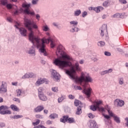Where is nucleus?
<instances>
[{
  "mask_svg": "<svg viewBox=\"0 0 128 128\" xmlns=\"http://www.w3.org/2000/svg\"><path fill=\"white\" fill-rule=\"evenodd\" d=\"M40 14H37L36 15V20H40Z\"/></svg>",
  "mask_w": 128,
  "mask_h": 128,
  "instance_id": "0e129e2a",
  "label": "nucleus"
},
{
  "mask_svg": "<svg viewBox=\"0 0 128 128\" xmlns=\"http://www.w3.org/2000/svg\"><path fill=\"white\" fill-rule=\"evenodd\" d=\"M82 112V108L79 107L77 108V111L76 112V114H78V116H80Z\"/></svg>",
  "mask_w": 128,
  "mask_h": 128,
  "instance_id": "473e14b6",
  "label": "nucleus"
},
{
  "mask_svg": "<svg viewBox=\"0 0 128 128\" xmlns=\"http://www.w3.org/2000/svg\"><path fill=\"white\" fill-rule=\"evenodd\" d=\"M16 28H18L19 30V32L21 34V36H26V30L24 28H18L16 25L15 26Z\"/></svg>",
  "mask_w": 128,
  "mask_h": 128,
  "instance_id": "9b49d317",
  "label": "nucleus"
},
{
  "mask_svg": "<svg viewBox=\"0 0 128 128\" xmlns=\"http://www.w3.org/2000/svg\"><path fill=\"white\" fill-rule=\"evenodd\" d=\"M6 20L9 22H12V18L8 17Z\"/></svg>",
  "mask_w": 128,
  "mask_h": 128,
  "instance_id": "5fc2aeb1",
  "label": "nucleus"
},
{
  "mask_svg": "<svg viewBox=\"0 0 128 128\" xmlns=\"http://www.w3.org/2000/svg\"><path fill=\"white\" fill-rule=\"evenodd\" d=\"M104 116L105 118H106V120H110V116L108 115L104 114Z\"/></svg>",
  "mask_w": 128,
  "mask_h": 128,
  "instance_id": "6e6d98bb",
  "label": "nucleus"
},
{
  "mask_svg": "<svg viewBox=\"0 0 128 128\" xmlns=\"http://www.w3.org/2000/svg\"><path fill=\"white\" fill-rule=\"evenodd\" d=\"M56 54L58 56H61L65 60H72V58L68 54H66V52L64 51V47H62V46L60 45L57 48V50L56 51Z\"/></svg>",
  "mask_w": 128,
  "mask_h": 128,
  "instance_id": "39448f33",
  "label": "nucleus"
},
{
  "mask_svg": "<svg viewBox=\"0 0 128 128\" xmlns=\"http://www.w3.org/2000/svg\"><path fill=\"white\" fill-rule=\"evenodd\" d=\"M38 96L41 100H43V102H46L48 100V98H46V96H44L43 94H40L38 95Z\"/></svg>",
  "mask_w": 128,
  "mask_h": 128,
  "instance_id": "aec40b11",
  "label": "nucleus"
},
{
  "mask_svg": "<svg viewBox=\"0 0 128 128\" xmlns=\"http://www.w3.org/2000/svg\"><path fill=\"white\" fill-rule=\"evenodd\" d=\"M108 113L110 116H112V118H114L116 116L115 114H114L112 111L110 110H108Z\"/></svg>",
  "mask_w": 128,
  "mask_h": 128,
  "instance_id": "4c0bfd02",
  "label": "nucleus"
},
{
  "mask_svg": "<svg viewBox=\"0 0 128 128\" xmlns=\"http://www.w3.org/2000/svg\"><path fill=\"white\" fill-rule=\"evenodd\" d=\"M92 89L90 88H84L82 90V92L86 95L88 98H90V95L92 94Z\"/></svg>",
  "mask_w": 128,
  "mask_h": 128,
  "instance_id": "1a4fd4ad",
  "label": "nucleus"
},
{
  "mask_svg": "<svg viewBox=\"0 0 128 128\" xmlns=\"http://www.w3.org/2000/svg\"><path fill=\"white\" fill-rule=\"evenodd\" d=\"M52 74L53 76V79L55 80V82H58L60 80V76L55 70H52Z\"/></svg>",
  "mask_w": 128,
  "mask_h": 128,
  "instance_id": "6e6552de",
  "label": "nucleus"
},
{
  "mask_svg": "<svg viewBox=\"0 0 128 128\" xmlns=\"http://www.w3.org/2000/svg\"><path fill=\"white\" fill-rule=\"evenodd\" d=\"M120 14H118V13H117V14H114V18H118V16H120Z\"/></svg>",
  "mask_w": 128,
  "mask_h": 128,
  "instance_id": "338daca9",
  "label": "nucleus"
},
{
  "mask_svg": "<svg viewBox=\"0 0 128 128\" xmlns=\"http://www.w3.org/2000/svg\"><path fill=\"white\" fill-rule=\"evenodd\" d=\"M6 8H8V10H12V6L10 4H6Z\"/></svg>",
  "mask_w": 128,
  "mask_h": 128,
  "instance_id": "09e8293b",
  "label": "nucleus"
},
{
  "mask_svg": "<svg viewBox=\"0 0 128 128\" xmlns=\"http://www.w3.org/2000/svg\"><path fill=\"white\" fill-rule=\"evenodd\" d=\"M44 82V79L40 78L39 80L36 81V84H42Z\"/></svg>",
  "mask_w": 128,
  "mask_h": 128,
  "instance_id": "72a5a7b5",
  "label": "nucleus"
},
{
  "mask_svg": "<svg viewBox=\"0 0 128 128\" xmlns=\"http://www.w3.org/2000/svg\"><path fill=\"white\" fill-rule=\"evenodd\" d=\"M107 26H108L106 24H104L102 26V28H100V36H104V32H108Z\"/></svg>",
  "mask_w": 128,
  "mask_h": 128,
  "instance_id": "f8f14e48",
  "label": "nucleus"
},
{
  "mask_svg": "<svg viewBox=\"0 0 128 128\" xmlns=\"http://www.w3.org/2000/svg\"><path fill=\"white\" fill-rule=\"evenodd\" d=\"M22 115H15L12 117L14 120H18V118H22Z\"/></svg>",
  "mask_w": 128,
  "mask_h": 128,
  "instance_id": "c9c22d12",
  "label": "nucleus"
},
{
  "mask_svg": "<svg viewBox=\"0 0 128 128\" xmlns=\"http://www.w3.org/2000/svg\"><path fill=\"white\" fill-rule=\"evenodd\" d=\"M22 6L26 8V10H30V4H26V3H24L22 4Z\"/></svg>",
  "mask_w": 128,
  "mask_h": 128,
  "instance_id": "5701e85b",
  "label": "nucleus"
},
{
  "mask_svg": "<svg viewBox=\"0 0 128 128\" xmlns=\"http://www.w3.org/2000/svg\"><path fill=\"white\" fill-rule=\"evenodd\" d=\"M36 74L32 72L29 73L28 74H26L22 76V78H36Z\"/></svg>",
  "mask_w": 128,
  "mask_h": 128,
  "instance_id": "2eb2a0df",
  "label": "nucleus"
},
{
  "mask_svg": "<svg viewBox=\"0 0 128 128\" xmlns=\"http://www.w3.org/2000/svg\"><path fill=\"white\" fill-rule=\"evenodd\" d=\"M94 104L96 105V106L100 108V106L102 104V101L99 100V101H95Z\"/></svg>",
  "mask_w": 128,
  "mask_h": 128,
  "instance_id": "393cba45",
  "label": "nucleus"
},
{
  "mask_svg": "<svg viewBox=\"0 0 128 128\" xmlns=\"http://www.w3.org/2000/svg\"><path fill=\"white\" fill-rule=\"evenodd\" d=\"M38 2V0H32V4H36Z\"/></svg>",
  "mask_w": 128,
  "mask_h": 128,
  "instance_id": "4d7b16f0",
  "label": "nucleus"
},
{
  "mask_svg": "<svg viewBox=\"0 0 128 128\" xmlns=\"http://www.w3.org/2000/svg\"><path fill=\"white\" fill-rule=\"evenodd\" d=\"M88 116L90 118H94V115L92 114V113H90L88 114Z\"/></svg>",
  "mask_w": 128,
  "mask_h": 128,
  "instance_id": "603ef678",
  "label": "nucleus"
},
{
  "mask_svg": "<svg viewBox=\"0 0 128 128\" xmlns=\"http://www.w3.org/2000/svg\"><path fill=\"white\" fill-rule=\"evenodd\" d=\"M46 36H48V38L46 39L45 38H45L46 40H50H50H49L48 43L44 42V52H42V47H38V45H36V47L38 48H40L39 50H40V52L43 54L44 56H48V52H46V44H50V46H51L52 48H54V46H56V44H54V41H52V37H50V32H46Z\"/></svg>",
  "mask_w": 128,
  "mask_h": 128,
  "instance_id": "20e7f679",
  "label": "nucleus"
},
{
  "mask_svg": "<svg viewBox=\"0 0 128 128\" xmlns=\"http://www.w3.org/2000/svg\"><path fill=\"white\" fill-rule=\"evenodd\" d=\"M0 126L1 128H4V126H6V123H4V122H0Z\"/></svg>",
  "mask_w": 128,
  "mask_h": 128,
  "instance_id": "13d9d810",
  "label": "nucleus"
},
{
  "mask_svg": "<svg viewBox=\"0 0 128 128\" xmlns=\"http://www.w3.org/2000/svg\"><path fill=\"white\" fill-rule=\"evenodd\" d=\"M125 120L126 121V125L128 126V118H126Z\"/></svg>",
  "mask_w": 128,
  "mask_h": 128,
  "instance_id": "774afa93",
  "label": "nucleus"
},
{
  "mask_svg": "<svg viewBox=\"0 0 128 128\" xmlns=\"http://www.w3.org/2000/svg\"><path fill=\"white\" fill-rule=\"evenodd\" d=\"M98 108L94 104L91 105L90 108V110H93V112H96V110H98Z\"/></svg>",
  "mask_w": 128,
  "mask_h": 128,
  "instance_id": "412c9836",
  "label": "nucleus"
},
{
  "mask_svg": "<svg viewBox=\"0 0 128 128\" xmlns=\"http://www.w3.org/2000/svg\"><path fill=\"white\" fill-rule=\"evenodd\" d=\"M66 100V96H62L61 97H60L58 98V104L62 102V100Z\"/></svg>",
  "mask_w": 128,
  "mask_h": 128,
  "instance_id": "a878e982",
  "label": "nucleus"
},
{
  "mask_svg": "<svg viewBox=\"0 0 128 128\" xmlns=\"http://www.w3.org/2000/svg\"><path fill=\"white\" fill-rule=\"evenodd\" d=\"M13 100L14 101V102H20V100L18 98H14L13 99Z\"/></svg>",
  "mask_w": 128,
  "mask_h": 128,
  "instance_id": "e2e57ef3",
  "label": "nucleus"
},
{
  "mask_svg": "<svg viewBox=\"0 0 128 128\" xmlns=\"http://www.w3.org/2000/svg\"><path fill=\"white\" fill-rule=\"evenodd\" d=\"M36 42V40H34V44L32 43L33 44V46H32L30 48L28 52V54H34V56H36V50L34 49V48H36V46L34 45V42Z\"/></svg>",
  "mask_w": 128,
  "mask_h": 128,
  "instance_id": "4468645a",
  "label": "nucleus"
},
{
  "mask_svg": "<svg viewBox=\"0 0 128 128\" xmlns=\"http://www.w3.org/2000/svg\"><path fill=\"white\" fill-rule=\"evenodd\" d=\"M16 96H20L22 94V90H16Z\"/></svg>",
  "mask_w": 128,
  "mask_h": 128,
  "instance_id": "c03bdc74",
  "label": "nucleus"
},
{
  "mask_svg": "<svg viewBox=\"0 0 128 128\" xmlns=\"http://www.w3.org/2000/svg\"><path fill=\"white\" fill-rule=\"evenodd\" d=\"M66 74L69 76L70 78L72 80H75L76 82H80L82 84L84 82H92V78L90 76V74L87 72H81V76L80 78L76 77L74 74H76V71L74 70V67L72 66L70 70H66Z\"/></svg>",
  "mask_w": 128,
  "mask_h": 128,
  "instance_id": "f03ea898",
  "label": "nucleus"
},
{
  "mask_svg": "<svg viewBox=\"0 0 128 128\" xmlns=\"http://www.w3.org/2000/svg\"><path fill=\"white\" fill-rule=\"evenodd\" d=\"M104 54H105V56H110V52H105Z\"/></svg>",
  "mask_w": 128,
  "mask_h": 128,
  "instance_id": "bf43d9fd",
  "label": "nucleus"
},
{
  "mask_svg": "<svg viewBox=\"0 0 128 128\" xmlns=\"http://www.w3.org/2000/svg\"><path fill=\"white\" fill-rule=\"evenodd\" d=\"M76 90H82V88L80 86H77L76 87Z\"/></svg>",
  "mask_w": 128,
  "mask_h": 128,
  "instance_id": "69168bd1",
  "label": "nucleus"
},
{
  "mask_svg": "<svg viewBox=\"0 0 128 128\" xmlns=\"http://www.w3.org/2000/svg\"><path fill=\"white\" fill-rule=\"evenodd\" d=\"M119 2L120 3L122 4H127V2L126 0H119Z\"/></svg>",
  "mask_w": 128,
  "mask_h": 128,
  "instance_id": "8fccbe9b",
  "label": "nucleus"
},
{
  "mask_svg": "<svg viewBox=\"0 0 128 128\" xmlns=\"http://www.w3.org/2000/svg\"><path fill=\"white\" fill-rule=\"evenodd\" d=\"M112 72V69L110 68L108 70H105L100 72V74L101 76H104V74H110Z\"/></svg>",
  "mask_w": 128,
  "mask_h": 128,
  "instance_id": "6ab92c4d",
  "label": "nucleus"
},
{
  "mask_svg": "<svg viewBox=\"0 0 128 128\" xmlns=\"http://www.w3.org/2000/svg\"><path fill=\"white\" fill-rule=\"evenodd\" d=\"M24 12L26 14H31V16H34V12H30V10H28V9L24 10Z\"/></svg>",
  "mask_w": 128,
  "mask_h": 128,
  "instance_id": "4be33fe9",
  "label": "nucleus"
},
{
  "mask_svg": "<svg viewBox=\"0 0 128 128\" xmlns=\"http://www.w3.org/2000/svg\"><path fill=\"white\" fill-rule=\"evenodd\" d=\"M80 104V101L78 100H75L74 101V106H79Z\"/></svg>",
  "mask_w": 128,
  "mask_h": 128,
  "instance_id": "37998d69",
  "label": "nucleus"
},
{
  "mask_svg": "<svg viewBox=\"0 0 128 128\" xmlns=\"http://www.w3.org/2000/svg\"><path fill=\"white\" fill-rule=\"evenodd\" d=\"M88 126L90 128H98L96 122L94 120H89Z\"/></svg>",
  "mask_w": 128,
  "mask_h": 128,
  "instance_id": "9d476101",
  "label": "nucleus"
},
{
  "mask_svg": "<svg viewBox=\"0 0 128 128\" xmlns=\"http://www.w3.org/2000/svg\"><path fill=\"white\" fill-rule=\"evenodd\" d=\"M8 107L7 106H0V114H12V112L10 110H6L2 111V110H8Z\"/></svg>",
  "mask_w": 128,
  "mask_h": 128,
  "instance_id": "0eeeda50",
  "label": "nucleus"
},
{
  "mask_svg": "<svg viewBox=\"0 0 128 128\" xmlns=\"http://www.w3.org/2000/svg\"><path fill=\"white\" fill-rule=\"evenodd\" d=\"M40 120H37L36 122H34L32 123L33 126H38V124H40Z\"/></svg>",
  "mask_w": 128,
  "mask_h": 128,
  "instance_id": "58836bf2",
  "label": "nucleus"
},
{
  "mask_svg": "<svg viewBox=\"0 0 128 128\" xmlns=\"http://www.w3.org/2000/svg\"><path fill=\"white\" fill-rule=\"evenodd\" d=\"M36 118H40V120H42V118H44V116H42V115H40V114H36Z\"/></svg>",
  "mask_w": 128,
  "mask_h": 128,
  "instance_id": "a18cd8bd",
  "label": "nucleus"
},
{
  "mask_svg": "<svg viewBox=\"0 0 128 128\" xmlns=\"http://www.w3.org/2000/svg\"><path fill=\"white\" fill-rule=\"evenodd\" d=\"M10 108L12 110H14L15 112H18V108L16 107V106L14 104H12L10 106Z\"/></svg>",
  "mask_w": 128,
  "mask_h": 128,
  "instance_id": "bb28decb",
  "label": "nucleus"
},
{
  "mask_svg": "<svg viewBox=\"0 0 128 128\" xmlns=\"http://www.w3.org/2000/svg\"><path fill=\"white\" fill-rule=\"evenodd\" d=\"M108 3H109L108 0L105 1V2L103 3L102 6H108Z\"/></svg>",
  "mask_w": 128,
  "mask_h": 128,
  "instance_id": "de8ad7c7",
  "label": "nucleus"
},
{
  "mask_svg": "<svg viewBox=\"0 0 128 128\" xmlns=\"http://www.w3.org/2000/svg\"><path fill=\"white\" fill-rule=\"evenodd\" d=\"M50 118H52V120H54V118H58V115L56 114V113H53L52 114H51L50 116Z\"/></svg>",
  "mask_w": 128,
  "mask_h": 128,
  "instance_id": "c756f323",
  "label": "nucleus"
},
{
  "mask_svg": "<svg viewBox=\"0 0 128 128\" xmlns=\"http://www.w3.org/2000/svg\"><path fill=\"white\" fill-rule=\"evenodd\" d=\"M80 14H82V11L80 10H78L74 12V14L76 16H78Z\"/></svg>",
  "mask_w": 128,
  "mask_h": 128,
  "instance_id": "2f4dec72",
  "label": "nucleus"
},
{
  "mask_svg": "<svg viewBox=\"0 0 128 128\" xmlns=\"http://www.w3.org/2000/svg\"><path fill=\"white\" fill-rule=\"evenodd\" d=\"M82 18H86V16H88V12H84L82 13Z\"/></svg>",
  "mask_w": 128,
  "mask_h": 128,
  "instance_id": "3c124183",
  "label": "nucleus"
},
{
  "mask_svg": "<svg viewBox=\"0 0 128 128\" xmlns=\"http://www.w3.org/2000/svg\"><path fill=\"white\" fill-rule=\"evenodd\" d=\"M104 44H105L104 42H102V41L99 42L98 43V46H104Z\"/></svg>",
  "mask_w": 128,
  "mask_h": 128,
  "instance_id": "ea45409f",
  "label": "nucleus"
},
{
  "mask_svg": "<svg viewBox=\"0 0 128 128\" xmlns=\"http://www.w3.org/2000/svg\"><path fill=\"white\" fill-rule=\"evenodd\" d=\"M18 14H20V12H18V9H16L14 12V16H18Z\"/></svg>",
  "mask_w": 128,
  "mask_h": 128,
  "instance_id": "680f3d73",
  "label": "nucleus"
},
{
  "mask_svg": "<svg viewBox=\"0 0 128 128\" xmlns=\"http://www.w3.org/2000/svg\"><path fill=\"white\" fill-rule=\"evenodd\" d=\"M74 68H75V71L77 70V72H80V64H78V62L75 63L74 64Z\"/></svg>",
  "mask_w": 128,
  "mask_h": 128,
  "instance_id": "b1692460",
  "label": "nucleus"
},
{
  "mask_svg": "<svg viewBox=\"0 0 128 128\" xmlns=\"http://www.w3.org/2000/svg\"><path fill=\"white\" fill-rule=\"evenodd\" d=\"M115 104H116L118 106H123L124 105V101L116 99L115 100Z\"/></svg>",
  "mask_w": 128,
  "mask_h": 128,
  "instance_id": "dca6fc26",
  "label": "nucleus"
},
{
  "mask_svg": "<svg viewBox=\"0 0 128 128\" xmlns=\"http://www.w3.org/2000/svg\"><path fill=\"white\" fill-rule=\"evenodd\" d=\"M78 22H76V21H71L70 22V24L72 25V28H76V26H78Z\"/></svg>",
  "mask_w": 128,
  "mask_h": 128,
  "instance_id": "c85d7f7f",
  "label": "nucleus"
},
{
  "mask_svg": "<svg viewBox=\"0 0 128 128\" xmlns=\"http://www.w3.org/2000/svg\"><path fill=\"white\" fill-rule=\"evenodd\" d=\"M0 2L3 6H6L8 4V0H1Z\"/></svg>",
  "mask_w": 128,
  "mask_h": 128,
  "instance_id": "e433bc0d",
  "label": "nucleus"
},
{
  "mask_svg": "<svg viewBox=\"0 0 128 128\" xmlns=\"http://www.w3.org/2000/svg\"><path fill=\"white\" fill-rule=\"evenodd\" d=\"M60 122H68V124H72L74 122V119L72 118H68V116H64L62 118H60Z\"/></svg>",
  "mask_w": 128,
  "mask_h": 128,
  "instance_id": "423d86ee",
  "label": "nucleus"
},
{
  "mask_svg": "<svg viewBox=\"0 0 128 128\" xmlns=\"http://www.w3.org/2000/svg\"><path fill=\"white\" fill-rule=\"evenodd\" d=\"M43 30L44 32H48L50 30V28L48 26H43Z\"/></svg>",
  "mask_w": 128,
  "mask_h": 128,
  "instance_id": "a19ab883",
  "label": "nucleus"
},
{
  "mask_svg": "<svg viewBox=\"0 0 128 128\" xmlns=\"http://www.w3.org/2000/svg\"><path fill=\"white\" fill-rule=\"evenodd\" d=\"M52 90L54 92H58V87H52Z\"/></svg>",
  "mask_w": 128,
  "mask_h": 128,
  "instance_id": "79ce46f5",
  "label": "nucleus"
},
{
  "mask_svg": "<svg viewBox=\"0 0 128 128\" xmlns=\"http://www.w3.org/2000/svg\"><path fill=\"white\" fill-rule=\"evenodd\" d=\"M98 110H99L100 112H104V108L102 107H101V108L99 107V108H98Z\"/></svg>",
  "mask_w": 128,
  "mask_h": 128,
  "instance_id": "052dcab7",
  "label": "nucleus"
},
{
  "mask_svg": "<svg viewBox=\"0 0 128 128\" xmlns=\"http://www.w3.org/2000/svg\"><path fill=\"white\" fill-rule=\"evenodd\" d=\"M54 64L55 66H59L60 68H70V70L72 68V64L70 62L67 61L66 60H62L61 58H56L54 60Z\"/></svg>",
  "mask_w": 128,
  "mask_h": 128,
  "instance_id": "7ed1b4c3",
  "label": "nucleus"
},
{
  "mask_svg": "<svg viewBox=\"0 0 128 128\" xmlns=\"http://www.w3.org/2000/svg\"><path fill=\"white\" fill-rule=\"evenodd\" d=\"M114 118V120L117 123V124H120V118L118 117V116L115 115L114 117H113Z\"/></svg>",
  "mask_w": 128,
  "mask_h": 128,
  "instance_id": "cd10ccee",
  "label": "nucleus"
},
{
  "mask_svg": "<svg viewBox=\"0 0 128 128\" xmlns=\"http://www.w3.org/2000/svg\"><path fill=\"white\" fill-rule=\"evenodd\" d=\"M44 108L42 106H38L34 109L35 112H40L42 110H44Z\"/></svg>",
  "mask_w": 128,
  "mask_h": 128,
  "instance_id": "f3484780",
  "label": "nucleus"
},
{
  "mask_svg": "<svg viewBox=\"0 0 128 128\" xmlns=\"http://www.w3.org/2000/svg\"><path fill=\"white\" fill-rule=\"evenodd\" d=\"M68 98H70V100H74V96L72 94H70L68 96Z\"/></svg>",
  "mask_w": 128,
  "mask_h": 128,
  "instance_id": "864d4df0",
  "label": "nucleus"
},
{
  "mask_svg": "<svg viewBox=\"0 0 128 128\" xmlns=\"http://www.w3.org/2000/svg\"><path fill=\"white\" fill-rule=\"evenodd\" d=\"M91 8L92 10H94L96 12H100L104 10V7L100 6L94 8Z\"/></svg>",
  "mask_w": 128,
  "mask_h": 128,
  "instance_id": "a211bd4d",
  "label": "nucleus"
},
{
  "mask_svg": "<svg viewBox=\"0 0 128 128\" xmlns=\"http://www.w3.org/2000/svg\"><path fill=\"white\" fill-rule=\"evenodd\" d=\"M43 91H44V88H42V87L39 88L38 89V95L43 94H44L42 92Z\"/></svg>",
  "mask_w": 128,
  "mask_h": 128,
  "instance_id": "f704fd0d",
  "label": "nucleus"
},
{
  "mask_svg": "<svg viewBox=\"0 0 128 128\" xmlns=\"http://www.w3.org/2000/svg\"><path fill=\"white\" fill-rule=\"evenodd\" d=\"M119 84H124V78H121L119 79Z\"/></svg>",
  "mask_w": 128,
  "mask_h": 128,
  "instance_id": "49530a36",
  "label": "nucleus"
},
{
  "mask_svg": "<svg viewBox=\"0 0 128 128\" xmlns=\"http://www.w3.org/2000/svg\"><path fill=\"white\" fill-rule=\"evenodd\" d=\"M24 26H25L30 30V32L28 35V40L32 44H34V40H36V45L38 48H41V52H44V42H46L47 44L48 43V42L50 40V38L48 40L42 38L41 40L42 42L40 43V39L38 38H36L34 34V32L32 31V28H34L35 30H38V26L36 25L34 22H32L30 20L28 19H25L24 20Z\"/></svg>",
  "mask_w": 128,
  "mask_h": 128,
  "instance_id": "f257e3e1",
  "label": "nucleus"
},
{
  "mask_svg": "<svg viewBox=\"0 0 128 128\" xmlns=\"http://www.w3.org/2000/svg\"><path fill=\"white\" fill-rule=\"evenodd\" d=\"M6 82H2V84L0 88V93L2 92H6Z\"/></svg>",
  "mask_w": 128,
  "mask_h": 128,
  "instance_id": "ddd939ff",
  "label": "nucleus"
},
{
  "mask_svg": "<svg viewBox=\"0 0 128 128\" xmlns=\"http://www.w3.org/2000/svg\"><path fill=\"white\" fill-rule=\"evenodd\" d=\"M78 30H80V28L76 27L72 28V30H70L71 32H78Z\"/></svg>",
  "mask_w": 128,
  "mask_h": 128,
  "instance_id": "7c9ffc66",
  "label": "nucleus"
}]
</instances>
